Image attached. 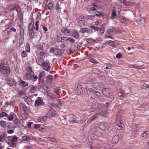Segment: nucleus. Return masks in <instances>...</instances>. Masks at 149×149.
Segmentation results:
<instances>
[{"label": "nucleus", "instance_id": "nucleus-6", "mask_svg": "<svg viewBox=\"0 0 149 149\" xmlns=\"http://www.w3.org/2000/svg\"><path fill=\"white\" fill-rule=\"evenodd\" d=\"M103 86V84L101 82H96L92 84V87L93 88L96 90H100L102 87Z\"/></svg>", "mask_w": 149, "mask_h": 149}, {"label": "nucleus", "instance_id": "nucleus-41", "mask_svg": "<svg viewBox=\"0 0 149 149\" xmlns=\"http://www.w3.org/2000/svg\"><path fill=\"white\" fill-rule=\"evenodd\" d=\"M61 8V5L58 3H57L56 6V10L57 11H59Z\"/></svg>", "mask_w": 149, "mask_h": 149}, {"label": "nucleus", "instance_id": "nucleus-5", "mask_svg": "<svg viewBox=\"0 0 149 149\" xmlns=\"http://www.w3.org/2000/svg\"><path fill=\"white\" fill-rule=\"evenodd\" d=\"M41 66L42 68V69L47 71H49L50 69L51 66L49 62L45 61Z\"/></svg>", "mask_w": 149, "mask_h": 149}, {"label": "nucleus", "instance_id": "nucleus-49", "mask_svg": "<svg viewBox=\"0 0 149 149\" xmlns=\"http://www.w3.org/2000/svg\"><path fill=\"white\" fill-rule=\"evenodd\" d=\"M80 47L77 44L74 45V51L79 50L80 49Z\"/></svg>", "mask_w": 149, "mask_h": 149}, {"label": "nucleus", "instance_id": "nucleus-12", "mask_svg": "<svg viewBox=\"0 0 149 149\" xmlns=\"http://www.w3.org/2000/svg\"><path fill=\"white\" fill-rule=\"evenodd\" d=\"M47 118V117L45 116H41L39 117L37 119L38 122L41 123H44Z\"/></svg>", "mask_w": 149, "mask_h": 149}, {"label": "nucleus", "instance_id": "nucleus-45", "mask_svg": "<svg viewBox=\"0 0 149 149\" xmlns=\"http://www.w3.org/2000/svg\"><path fill=\"white\" fill-rule=\"evenodd\" d=\"M7 116L8 114L5 112H3L1 113H0V117H1Z\"/></svg>", "mask_w": 149, "mask_h": 149}, {"label": "nucleus", "instance_id": "nucleus-17", "mask_svg": "<svg viewBox=\"0 0 149 149\" xmlns=\"http://www.w3.org/2000/svg\"><path fill=\"white\" fill-rule=\"evenodd\" d=\"M8 83L11 86H12L15 83V80L11 78H9L8 79Z\"/></svg>", "mask_w": 149, "mask_h": 149}, {"label": "nucleus", "instance_id": "nucleus-39", "mask_svg": "<svg viewBox=\"0 0 149 149\" xmlns=\"http://www.w3.org/2000/svg\"><path fill=\"white\" fill-rule=\"evenodd\" d=\"M18 19L21 21L23 19V15L22 12H20L18 13Z\"/></svg>", "mask_w": 149, "mask_h": 149}, {"label": "nucleus", "instance_id": "nucleus-4", "mask_svg": "<svg viewBox=\"0 0 149 149\" xmlns=\"http://www.w3.org/2000/svg\"><path fill=\"white\" fill-rule=\"evenodd\" d=\"M103 94L108 97H110L112 96V93L111 90L107 88H103L102 90Z\"/></svg>", "mask_w": 149, "mask_h": 149}, {"label": "nucleus", "instance_id": "nucleus-52", "mask_svg": "<svg viewBox=\"0 0 149 149\" xmlns=\"http://www.w3.org/2000/svg\"><path fill=\"white\" fill-rule=\"evenodd\" d=\"M7 117L8 120L9 121L12 120L13 118V115L11 114L9 115L8 116H8Z\"/></svg>", "mask_w": 149, "mask_h": 149}, {"label": "nucleus", "instance_id": "nucleus-3", "mask_svg": "<svg viewBox=\"0 0 149 149\" xmlns=\"http://www.w3.org/2000/svg\"><path fill=\"white\" fill-rule=\"evenodd\" d=\"M28 31L29 34L32 38H36V36L34 35L36 32L35 29V26L34 25L32 24L29 25Z\"/></svg>", "mask_w": 149, "mask_h": 149}, {"label": "nucleus", "instance_id": "nucleus-10", "mask_svg": "<svg viewBox=\"0 0 149 149\" xmlns=\"http://www.w3.org/2000/svg\"><path fill=\"white\" fill-rule=\"evenodd\" d=\"M70 36H71L74 37V38L76 39H78L79 37V35L77 31L74 29L72 32L70 33Z\"/></svg>", "mask_w": 149, "mask_h": 149}, {"label": "nucleus", "instance_id": "nucleus-55", "mask_svg": "<svg viewBox=\"0 0 149 149\" xmlns=\"http://www.w3.org/2000/svg\"><path fill=\"white\" fill-rule=\"evenodd\" d=\"M55 111L54 109H52L49 111V113L52 116H54L55 115Z\"/></svg>", "mask_w": 149, "mask_h": 149}, {"label": "nucleus", "instance_id": "nucleus-46", "mask_svg": "<svg viewBox=\"0 0 149 149\" xmlns=\"http://www.w3.org/2000/svg\"><path fill=\"white\" fill-rule=\"evenodd\" d=\"M67 41H69L72 43H74L75 42V40L74 39L69 37H67Z\"/></svg>", "mask_w": 149, "mask_h": 149}, {"label": "nucleus", "instance_id": "nucleus-62", "mask_svg": "<svg viewBox=\"0 0 149 149\" xmlns=\"http://www.w3.org/2000/svg\"><path fill=\"white\" fill-rule=\"evenodd\" d=\"M61 37L60 36H57L56 38V40L57 41L59 42H61Z\"/></svg>", "mask_w": 149, "mask_h": 149}, {"label": "nucleus", "instance_id": "nucleus-1", "mask_svg": "<svg viewBox=\"0 0 149 149\" xmlns=\"http://www.w3.org/2000/svg\"><path fill=\"white\" fill-rule=\"evenodd\" d=\"M10 68L6 66L3 61L0 63V71L3 74H8L10 72Z\"/></svg>", "mask_w": 149, "mask_h": 149}, {"label": "nucleus", "instance_id": "nucleus-23", "mask_svg": "<svg viewBox=\"0 0 149 149\" xmlns=\"http://www.w3.org/2000/svg\"><path fill=\"white\" fill-rule=\"evenodd\" d=\"M46 95H47L48 98L50 99H54L55 98L54 94L49 92H47Z\"/></svg>", "mask_w": 149, "mask_h": 149}, {"label": "nucleus", "instance_id": "nucleus-8", "mask_svg": "<svg viewBox=\"0 0 149 149\" xmlns=\"http://www.w3.org/2000/svg\"><path fill=\"white\" fill-rule=\"evenodd\" d=\"M61 32L66 36L70 35V30L66 28H63L61 30Z\"/></svg>", "mask_w": 149, "mask_h": 149}, {"label": "nucleus", "instance_id": "nucleus-64", "mask_svg": "<svg viewBox=\"0 0 149 149\" xmlns=\"http://www.w3.org/2000/svg\"><path fill=\"white\" fill-rule=\"evenodd\" d=\"M40 125L39 124H35L34 125V127L35 129H37L40 127Z\"/></svg>", "mask_w": 149, "mask_h": 149}, {"label": "nucleus", "instance_id": "nucleus-44", "mask_svg": "<svg viewBox=\"0 0 149 149\" xmlns=\"http://www.w3.org/2000/svg\"><path fill=\"white\" fill-rule=\"evenodd\" d=\"M24 40V37L22 36L19 40V45H21L23 43Z\"/></svg>", "mask_w": 149, "mask_h": 149}, {"label": "nucleus", "instance_id": "nucleus-43", "mask_svg": "<svg viewBox=\"0 0 149 149\" xmlns=\"http://www.w3.org/2000/svg\"><path fill=\"white\" fill-rule=\"evenodd\" d=\"M88 59L90 60L93 63H97V62L95 60L94 58H93L92 57L89 56L88 58Z\"/></svg>", "mask_w": 149, "mask_h": 149}, {"label": "nucleus", "instance_id": "nucleus-25", "mask_svg": "<svg viewBox=\"0 0 149 149\" xmlns=\"http://www.w3.org/2000/svg\"><path fill=\"white\" fill-rule=\"evenodd\" d=\"M45 72L44 71H41L38 75V80H41L42 78L43 77L45 76Z\"/></svg>", "mask_w": 149, "mask_h": 149}, {"label": "nucleus", "instance_id": "nucleus-13", "mask_svg": "<svg viewBox=\"0 0 149 149\" xmlns=\"http://www.w3.org/2000/svg\"><path fill=\"white\" fill-rule=\"evenodd\" d=\"M64 52V50L63 49H55V52L54 54L56 55H61Z\"/></svg>", "mask_w": 149, "mask_h": 149}, {"label": "nucleus", "instance_id": "nucleus-2", "mask_svg": "<svg viewBox=\"0 0 149 149\" xmlns=\"http://www.w3.org/2000/svg\"><path fill=\"white\" fill-rule=\"evenodd\" d=\"M43 44V43H40L38 45L36 49L37 54L42 57L45 56V52L42 48Z\"/></svg>", "mask_w": 149, "mask_h": 149}, {"label": "nucleus", "instance_id": "nucleus-36", "mask_svg": "<svg viewBox=\"0 0 149 149\" xmlns=\"http://www.w3.org/2000/svg\"><path fill=\"white\" fill-rule=\"evenodd\" d=\"M91 29H93L94 30V31H93V32H95L96 31H98L100 30V29L98 27L94 26H91Z\"/></svg>", "mask_w": 149, "mask_h": 149}, {"label": "nucleus", "instance_id": "nucleus-27", "mask_svg": "<svg viewBox=\"0 0 149 149\" xmlns=\"http://www.w3.org/2000/svg\"><path fill=\"white\" fill-rule=\"evenodd\" d=\"M53 91L55 93L58 95H59L61 93L60 88L57 87L54 88L53 90Z\"/></svg>", "mask_w": 149, "mask_h": 149}, {"label": "nucleus", "instance_id": "nucleus-31", "mask_svg": "<svg viewBox=\"0 0 149 149\" xmlns=\"http://www.w3.org/2000/svg\"><path fill=\"white\" fill-rule=\"evenodd\" d=\"M95 14V16H97L99 17L103 16V13L101 12H99L97 11H95L93 13Z\"/></svg>", "mask_w": 149, "mask_h": 149}, {"label": "nucleus", "instance_id": "nucleus-21", "mask_svg": "<svg viewBox=\"0 0 149 149\" xmlns=\"http://www.w3.org/2000/svg\"><path fill=\"white\" fill-rule=\"evenodd\" d=\"M96 104L93 103L92 104V107L90 108L88 110V111L89 112H91L95 111L96 109V108L95 107L96 105Z\"/></svg>", "mask_w": 149, "mask_h": 149}, {"label": "nucleus", "instance_id": "nucleus-40", "mask_svg": "<svg viewBox=\"0 0 149 149\" xmlns=\"http://www.w3.org/2000/svg\"><path fill=\"white\" fill-rule=\"evenodd\" d=\"M27 71L29 73H32L33 75L34 74V72L32 70V68L30 66L27 67Z\"/></svg>", "mask_w": 149, "mask_h": 149}, {"label": "nucleus", "instance_id": "nucleus-16", "mask_svg": "<svg viewBox=\"0 0 149 149\" xmlns=\"http://www.w3.org/2000/svg\"><path fill=\"white\" fill-rule=\"evenodd\" d=\"M44 59L41 58H38L36 61V62L40 66H41L45 62Z\"/></svg>", "mask_w": 149, "mask_h": 149}, {"label": "nucleus", "instance_id": "nucleus-37", "mask_svg": "<svg viewBox=\"0 0 149 149\" xmlns=\"http://www.w3.org/2000/svg\"><path fill=\"white\" fill-rule=\"evenodd\" d=\"M30 45L29 43H27L26 45V47L25 48L26 49L27 52H29L30 51Z\"/></svg>", "mask_w": 149, "mask_h": 149}, {"label": "nucleus", "instance_id": "nucleus-22", "mask_svg": "<svg viewBox=\"0 0 149 149\" xmlns=\"http://www.w3.org/2000/svg\"><path fill=\"white\" fill-rule=\"evenodd\" d=\"M113 9L112 10V11L111 13V19H113L116 15V12L115 7H113Z\"/></svg>", "mask_w": 149, "mask_h": 149}, {"label": "nucleus", "instance_id": "nucleus-32", "mask_svg": "<svg viewBox=\"0 0 149 149\" xmlns=\"http://www.w3.org/2000/svg\"><path fill=\"white\" fill-rule=\"evenodd\" d=\"M37 87L36 86H32L30 88L29 90L30 92L31 93H33L35 91Z\"/></svg>", "mask_w": 149, "mask_h": 149}, {"label": "nucleus", "instance_id": "nucleus-42", "mask_svg": "<svg viewBox=\"0 0 149 149\" xmlns=\"http://www.w3.org/2000/svg\"><path fill=\"white\" fill-rule=\"evenodd\" d=\"M5 134H1L0 135V142H2L5 139Z\"/></svg>", "mask_w": 149, "mask_h": 149}, {"label": "nucleus", "instance_id": "nucleus-53", "mask_svg": "<svg viewBox=\"0 0 149 149\" xmlns=\"http://www.w3.org/2000/svg\"><path fill=\"white\" fill-rule=\"evenodd\" d=\"M104 32V29L103 27H101L100 29V35H102Z\"/></svg>", "mask_w": 149, "mask_h": 149}, {"label": "nucleus", "instance_id": "nucleus-33", "mask_svg": "<svg viewBox=\"0 0 149 149\" xmlns=\"http://www.w3.org/2000/svg\"><path fill=\"white\" fill-rule=\"evenodd\" d=\"M22 139L24 141H28L30 140V138L29 136H22Z\"/></svg>", "mask_w": 149, "mask_h": 149}, {"label": "nucleus", "instance_id": "nucleus-60", "mask_svg": "<svg viewBox=\"0 0 149 149\" xmlns=\"http://www.w3.org/2000/svg\"><path fill=\"white\" fill-rule=\"evenodd\" d=\"M67 37H61V42H64L67 41Z\"/></svg>", "mask_w": 149, "mask_h": 149}, {"label": "nucleus", "instance_id": "nucleus-38", "mask_svg": "<svg viewBox=\"0 0 149 149\" xmlns=\"http://www.w3.org/2000/svg\"><path fill=\"white\" fill-rule=\"evenodd\" d=\"M0 124L1 126L3 127H5L7 126L6 122L3 120H1L0 122Z\"/></svg>", "mask_w": 149, "mask_h": 149}, {"label": "nucleus", "instance_id": "nucleus-59", "mask_svg": "<svg viewBox=\"0 0 149 149\" xmlns=\"http://www.w3.org/2000/svg\"><path fill=\"white\" fill-rule=\"evenodd\" d=\"M18 6L19 5H16L13 8L10 9V11H14L15 10H16L17 8H19Z\"/></svg>", "mask_w": 149, "mask_h": 149}, {"label": "nucleus", "instance_id": "nucleus-9", "mask_svg": "<svg viewBox=\"0 0 149 149\" xmlns=\"http://www.w3.org/2000/svg\"><path fill=\"white\" fill-rule=\"evenodd\" d=\"M80 32L82 33H92L93 32V30L91 29H88L86 28H81L80 29Z\"/></svg>", "mask_w": 149, "mask_h": 149}, {"label": "nucleus", "instance_id": "nucleus-54", "mask_svg": "<svg viewBox=\"0 0 149 149\" xmlns=\"http://www.w3.org/2000/svg\"><path fill=\"white\" fill-rule=\"evenodd\" d=\"M39 21H36L35 22V26H36V29L37 30H38L39 29Z\"/></svg>", "mask_w": 149, "mask_h": 149}, {"label": "nucleus", "instance_id": "nucleus-19", "mask_svg": "<svg viewBox=\"0 0 149 149\" xmlns=\"http://www.w3.org/2000/svg\"><path fill=\"white\" fill-rule=\"evenodd\" d=\"M123 124L122 123L121 121H119L117 124V125L116 126V128L117 130H120L122 129L123 127Z\"/></svg>", "mask_w": 149, "mask_h": 149}, {"label": "nucleus", "instance_id": "nucleus-50", "mask_svg": "<svg viewBox=\"0 0 149 149\" xmlns=\"http://www.w3.org/2000/svg\"><path fill=\"white\" fill-rule=\"evenodd\" d=\"M22 56L23 57H26L27 56V54L26 52L24 51L22 52Z\"/></svg>", "mask_w": 149, "mask_h": 149}, {"label": "nucleus", "instance_id": "nucleus-47", "mask_svg": "<svg viewBox=\"0 0 149 149\" xmlns=\"http://www.w3.org/2000/svg\"><path fill=\"white\" fill-rule=\"evenodd\" d=\"M109 45L112 47H115L116 46L115 42L111 40L109 41Z\"/></svg>", "mask_w": 149, "mask_h": 149}, {"label": "nucleus", "instance_id": "nucleus-57", "mask_svg": "<svg viewBox=\"0 0 149 149\" xmlns=\"http://www.w3.org/2000/svg\"><path fill=\"white\" fill-rule=\"evenodd\" d=\"M48 127H47L45 126L44 127L41 128V129H43L42 132H48L47 129Z\"/></svg>", "mask_w": 149, "mask_h": 149}, {"label": "nucleus", "instance_id": "nucleus-18", "mask_svg": "<svg viewBox=\"0 0 149 149\" xmlns=\"http://www.w3.org/2000/svg\"><path fill=\"white\" fill-rule=\"evenodd\" d=\"M91 72L97 74H100L102 72L100 70L95 68H92L91 69Z\"/></svg>", "mask_w": 149, "mask_h": 149}, {"label": "nucleus", "instance_id": "nucleus-48", "mask_svg": "<svg viewBox=\"0 0 149 149\" xmlns=\"http://www.w3.org/2000/svg\"><path fill=\"white\" fill-rule=\"evenodd\" d=\"M88 94H90V92H94L95 91V90L91 88H88L86 90Z\"/></svg>", "mask_w": 149, "mask_h": 149}, {"label": "nucleus", "instance_id": "nucleus-56", "mask_svg": "<svg viewBox=\"0 0 149 149\" xmlns=\"http://www.w3.org/2000/svg\"><path fill=\"white\" fill-rule=\"evenodd\" d=\"M47 79L49 80L50 81L52 82L53 80V77L52 75H49L47 76Z\"/></svg>", "mask_w": 149, "mask_h": 149}, {"label": "nucleus", "instance_id": "nucleus-30", "mask_svg": "<svg viewBox=\"0 0 149 149\" xmlns=\"http://www.w3.org/2000/svg\"><path fill=\"white\" fill-rule=\"evenodd\" d=\"M47 139L49 141L53 142H57L58 141V140L54 137H49L47 138Z\"/></svg>", "mask_w": 149, "mask_h": 149}, {"label": "nucleus", "instance_id": "nucleus-63", "mask_svg": "<svg viewBox=\"0 0 149 149\" xmlns=\"http://www.w3.org/2000/svg\"><path fill=\"white\" fill-rule=\"evenodd\" d=\"M100 113H97L96 114H95L94 115V116L95 117V118H97L99 117V116L100 115Z\"/></svg>", "mask_w": 149, "mask_h": 149}, {"label": "nucleus", "instance_id": "nucleus-51", "mask_svg": "<svg viewBox=\"0 0 149 149\" xmlns=\"http://www.w3.org/2000/svg\"><path fill=\"white\" fill-rule=\"evenodd\" d=\"M21 109H22L24 112H26L27 110V108L26 106L22 105L21 107Z\"/></svg>", "mask_w": 149, "mask_h": 149}, {"label": "nucleus", "instance_id": "nucleus-35", "mask_svg": "<svg viewBox=\"0 0 149 149\" xmlns=\"http://www.w3.org/2000/svg\"><path fill=\"white\" fill-rule=\"evenodd\" d=\"M8 143V144L9 146L11 147L15 148L17 146L16 143L11 141V142Z\"/></svg>", "mask_w": 149, "mask_h": 149}, {"label": "nucleus", "instance_id": "nucleus-61", "mask_svg": "<svg viewBox=\"0 0 149 149\" xmlns=\"http://www.w3.org/2000/svg\"><path fill=\"white\" fill-rule=\"evenodd\" d=\"M38 78L37 75L34 76L33 75L32 76V79L31 80H33L34 81H36L37 79Z\"/></svg>", "mask_w": 149, "mask_h": 149}, {"label": "nucleus", "instance_id": "nucleus-58", "mask_svg": "<svg viewBox=\"0 0 149 149\" xmlns=\"http://www.w3.org/2000/svg\"><path fill=\"white\" fill-rule=\"evenodd\" d=\"M49 10L52 9L53 7V5L51 3H49L47 6Z\"/></svg>", "mask_w": 149, "mask_h": 149}, {"label": "nucleus", "instance_id": "nucleus-24", "mask_svg": "<svg viewBox=\"0 0 149 149\" xmlns=\"http://www.w3.org/2000/svg\"><path fill=\"white\" fill-rule=\"evenodd\" d=\"M86 41L89 43L92 44L94 42L97 41V39L94 40L92 38H87L86 39Z\"/></svg>", "mask_w": 149, "mask_h": 149}, {"label": "nucleus", "instance_id": "nucleus-14", "mask_svg": "<svg viewBox=\"0 0 149 149\" xmlns=\"http://www.w3.org/2000/svg\"><path fill=\"white\" fill-rule=\"evenodd\" d=\"M19 80L18 81L20 85H23V87L28 86L29 84L28 83H26L25 81H23L20 77H19Z\"/></svg>", "mask_w": 149, "mask_h": 149}, {"label": "nucleus", "instance_id": "nucleus-26", "mask_svg": "<svg viewBox=\"0 0 149 149\" xmlns=\"http://www.w3.org/2000/svg\"><path fill=\"white\" fill-rule=\"evenodd\" d=\"M10 139V141L11 142L15 143L17 141L18 139V137L16 136H14L9 137Z\"/></svg>", "mask_w": 149, "mask_h": 149}, {"label": "nucleus", "instance_id": "nucleus-34", "mask_svg": "<svg viewBox=\"0 0 149 149\" xmlns=\"http://www.w3.org/2000/svg\"><path fill=\"white\" fill-rule=\"evenodd\" d=\"M118 135H115L113 138V141L114 143H116L117 142L118 140Z\"/></svg>", "mask_w": 149, "mask_h": 149}, {"label": "nucleus", "instance_id": "nucleus-20", "mask_svg": "<svg viewBox=\"0 0 149 149\" xmlns=\"http://www.w3.org/2000/svg\"><path fill=\"white\" fill-rule=\"evenodd\" d=\"M33 75L32 73L26 72L25 76L27 79L30 80L32 79V76H33Z\"/></svg>", "mask_w": 149, "mask_h": 149}, {"label": "nucleus", "instance_id": "nucleus-29", "mask_svg": "<svg viewBox=\"0 0 149 149\" xmlns=\"http://www.w3.org/2000/svg\"><path fill=\"white\" fill-rule=\"evenodd\" d=\"M85 22L83 20H80L78 22V25L80 27L84 26L85 25Z\"/></svg>", "mask_w": 149, "mask_h": 149}, {"label": "nucleus", "instance_id": "nucleus-11", "mask_svg": "<svg viewBox=\"0 0 149 149\" xmlns=\"http://www.w3.org/2000/svg\"><path fill=\"white\" fill-rule=\"evenodd\" d=\"M98 6H97L96 5H91L89 6L87 10H88L90 11L91 12L92 11H95L96 10L97 8H98Z\"/></svg>", "mask_w": 149, "mask_h": 149}, {"label": "nucleus", "instance_id": "nucleus-7", "mask_svg": "<svg viewBox=\"0 0 149 149\" xmlns=\"http://www.w3.org/2000/svg\"><path fill=\"white\" fill-rule=\"evenodd\" d=\"M43 104V102L42 99L40 97H38L35 101V106L36 107H38L42 105Z\"/></svg>", "mask_w": 149, "mask_h": 149}, {"label": "nucleus", "instance_id": "nucleus-15", "mask_svg": "<svg viewBox=\"0 0 149 149\" xmlns=\"http://www.w3.org/2000/svg\"><path fill=\"white\" fill-rule=\"evenodd\" d=\"M77 95H79L83 93V90L81 86L80 85H78L77 88Z\"/></svg>", "mask_w": 149, "mask_h": 149}, {"label": "nucleus", "instance_id": "nucleus-28", "mask_svg": "<svg viewBox=\"0 0 149 149\" xmlns=\"http://www.w3.org/2000/svg\"><path fill=\"white\" fill-rule=\"evenodd\" d=\"M141 135L143 137L147 138L149 137V132L145 131L143 132Z\"/></svg>", "mask_w": 149, "mask_h": 149}]
</instances>
